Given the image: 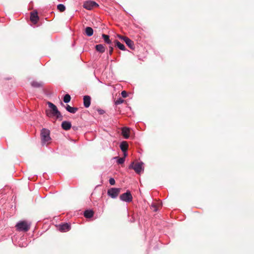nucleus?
<instances>
[{"label": "nucleus", "instance_id": "nucleus-1", "mask_svg": "<svg viewBox=\"0 0 254 254\" xmlns=\"http://www.w3.org/2000/svg\"><path fill=\"white\" fill-rule=\"evenodd\" d=\"M30 226L31 223L26 221H20L16 224L15 227L18 231L27 232Z\"/></svg>", "mask_w": 254, "mask_h": 254}, {"label": "nucleus", "instance_id": "nucleus-2", "mask_svg": "<svg viewBox=\"0 0 254 254\" xmlns=\"http://www.w3.org/2000/svg\"><path fill=\"white\" fill-rule=\"evenodd\" d=\"M41 137L42 144L44 145L47 143L51 140L49 130L46 128H43L41 132Z\"/></svg>", "mask_w": 254, "mask_h": 254}, {"label": "nucleus", "instance_id": "nucleus-3", "mask_svg": "<svg viewBox=\"0 0 254 254\" xmlns=\"http://www.w3.org/2000/svg\"><path fill=\"white\" fill-rule=\"evenodd\" d=\"M143 163L139 162L134 164V162H132L129 166V169H132L134 171L138 174H139L140 172L143 170L142 168Z\"/></svg>", "mask_w": 254, "mask_h": 254}, {"label": "nucleus", "instance_id": "nucleus-4", "mask_svg": "<svg viewBox=\"0 0 254 254\" xmlns=\"http://www.w3.org/2000/svg\"><path fill=\"white\" fill-rule=\"evenodd\" d=\"M120 199L126 202H131L132 200V196L129 191H127L126 192L122 194L120 196Z\"/></svg>", "mask_w": 254, "mask_h": 254}, {"label": "nucleus", "instance_id": "nucleus-5", "mask_svg": "<svg viewBox=\"0 0 254 254\" xmlns=\"http://www.w3.org/2000/svg\"><path fill=\"white\" fill-rule=\"evenodd\" d=\"M119 37L121 39L123 40L126 43V44L130 49H131V50L134 49L135 46L134 44V42L132 41H131L130 39L126 36H119Z\"/></svg>", "mask_w": 254, "mask_h": 254}, {"label": "nucleus", "instance_id": "nucleus-6", "mask_svg": "<svg viewBox=\"0 0 254 254\" xmlns=\"http://www.w3.org/2000/svg\"><path fill=\"white\" fill-rule=\"evenodd\" d=\"M47 116L50 118H53L54 120H62V115L61 112H46Z\"/></svg>", "mask_w": 254, "mask_h": 254}, {"label": "nucleus", "instance_id": "nucleus-7", "mask_svg": "<svg viewBox=\"0 0 254 254\" xmlns=\"http://www.w3.org/2000/svg\"><path fill=\"white\" fill-rule=\"evenodd\" d=\"M39 19L37 11H34L30 13V20L34 24H36Z\"/></svg>", "mask_w": 254, "mask_h": 254}, {"label": "nucleus", "instance_id": "nucleus-8", "mask_svg": "<svg viewBox=\"0 0 254 254\" xmlns=\"http://www.w3.org/2000/svg\"><path fill=\"white\" fill-rule=\"evenodd\" d=\"M130 129L128 127H124L122 128V135L125 138H128L129 136Z\"/></svg>", "mask_w": 254, "mask_h": 254}, {"label": "nucleus", "instance_id": "nucleus-9", "mask_svg": "<svg viewBox=\"0 0 254 254\" xmlns=\"http://www.w3.org/2000/svg\"><path fill=\"white\" fill-rule=\"evenodd\" d=\"M70 226L67 223H64L62 225H60L59 227V229L61 232H66L70 230Z\"/></svg>", "mask_w": 254, "mask_h": 254}, {"label": "nucleus", "instance_id": "nucleus-10", "mask_svg": "<svg viewBox=\"0 0 254 254\" xmlns=\"http://www.w3.org/2000/svg\"><path fill=\"white\" fill-rule=\"evenodd\" d=\"M83 104L85 108H88L91 104V98L89 96L86 95L83 97Z\"/></svg>", "mask_w": 254, "mask_h": 254}, {"label": "nucleus", "instance_id": "nucleus-11", "mask_svg": "<svg viewBox=\"0 0 254 254\" xmlns=\"http://www.w3.org/2000/svg\"><path fill=\"white\" fill-rule=\"evenodd\" d=\"M97 5V4L94 1H89L84 4V7L87 9L90 10L92 7Z\"/></svg>", "mask_w": 254, "mask_h": 254}, {"label": "nucleus", "instance_id": "nucleus-12", "mask_svg": "<svg viewBox=\"0 0 254 254\" xmlns=\"http://www.w3.org/2000/svg\"><path fill=\"white\" fill-rule=\"evenodd\" d=\"M120 148L123 152H127L128 149V145L127 141H122L120 145Z\"/></svg>", "mask_w": 254, "mask_h": 254}, {"label": "nucleus", "instance_id": "nucleus-13", "mask_svg": "<svg viewBox=\"0 0 254 254\" xmlns=\"http://www.w3.org/2000/svg\"><path fill=\"white\" fill-rule=\"evenodd\" d=\"M71 123L69 122L64 121L62 124V128L65 130H69L71 128Z\"/></svg>", "mask_w": 254, "mask_h": 254}, {"label": "nucleus", "instance_id": "nucleus-14", "mask_svg": "<svg viewBox=\"0 0 254 254\" xmlns=\"http://www.w3.org/2000/svg\"><path fill=\"white\" fill-rule=\"evenodd\" d=\"M47 104L48 105V107L50 109V111H59L56 105L51 102H47Z\"/></svg>", "mask_w": 254, "mask_h": 254}, {"label": "nucleus", "instance_id": "nucleus-15", "mask_svg": "<svg viewBox=\"0 0 254 254\" xmlns=\"http://www.w3.org/2000/svg\"><path fill=\"white\" fill-rule=\"evenodd\" d=\"M121 189L112 188V198L116 197L120 193Z\"/></svg>", "mask_w": 254, "mask_h": 254}, {"label": "nucleus", "instance_id": "nucleus-16", "mask_svg": "<svg viewBox=\"0 0 254 254\" xmlns=\"http://www.w3.org/2000/svg\"><path fill=\"white\" fill-rule=\"evenodd\" d=\"M84 215L86 218H91L93 215V211L91 210H86L84 211Z\"/></svg>", "mask_w": 254, "mask_h": 254}, {"label": "nucleus", "instance_id": "nucleus-17", "mask_svg": "<svg viewBox=\"0 0 254 254\" xmlns=\"http://www.w3.org/2000/svg\"><path fill=\"white\" fill-rule=\"evenodd\" d=\"M95 48H96V50L98 52L101 53H104L105 51V47L102 44H98V45H96Z\"/></svg>", "mask_w": 254, "mask_h": 254}, {"label": "nucleus", "instance_id": "nucleus-18", "mask_svg": "<svg viewBox=\"0 0 254 254\" xmlns=\"http://www.w3.org/2000/svg\"><path fill=\"white\" fill-rule=\"evenodd\" d=\"M85 34L87 36H91L93 35V29L90 27H87L86 28H85Z\"/></svg>", "mask_w": 254, "mask_h": 254}, {"label": "nucleus", "instance_id": "nucleus-19", "mask_svg": "<svg viewBox=\"0 0 254 254\" xmlns=\"http://www.w3.org/2000/svg\"><path fill=\"white\" fill-rule=\"evenodd\" d=\"M114 42L115 43V44L121 50H123V51H124L125 50V46L121 43L120 42H119L117 40H115L114 41Z\"/></svg>", "mask_w": 254, "mask_h": 254}, {"label": "nucleus", "instance_id": "nucleus-20", "mask_svg": "<svg viewBox=\"0 0 254 254\" xmlns=\"http://www.w3.org/2000/svg\"><path fill=\"white\" fill-rule=\"evenodd\" d=\"M114 159L117 160V162L118 164L122 165L124 164L125 161V159L124 157L119 158L118 157H115Z\"/></svg>", "mask_w": 254, "mask_h": 254}, {"label": "nucleus", "instance_id": "nucleus-21", "mask_svg": "<svg viewBox=\"0 0 254 254\" xmlns=\"http://www.w3.org/2000/svg\"><path fill=\"white\" fill-rule=\"evenodd\" d=\"M31 85L32 86L34 87H40L42 86V83L41 82H38L37 81H33L31 83Z\"/></svg>", "mask_w": 254, "mask_h": 254}, {"label": "nucleus", "instance_id": "nucleus-22", "mask_svg": "<svg viewBox=\"0 0 254 254\" xmlns=\"http://www.w3.org/2000/svg\"><path fill=\"white\" fill-rule=\"evenodd\" d=\"M103 38L104 39V41L108 44H110L111 42L109 38V36L106 34H102Z\"/></svg>", "mask_w": 254, "mask_h": 254}, {"label": "nucleus", "instance_id": "nucleus-23", "mask_svg": "<svg viewBox=\"0 0 254 254\" xmlns=\"http://www.w3.org/2000/svg\"><path fill=\"white\" fill-rule=\"evenodd\" d=\"M70 99V96L69 94H66L64 96L63 100L65 103H67L69 102Z\"/></svg>", "mask_w": 254, "mask_h": 254}, {"label": "nucleus", "instance_id": "nucleus-24", "mask_svg": "<svg viewBox=\"0 0 254 254\" xmlns=\"http://www.w3.org/2000/svg\"><path fill=\"white\" fill-rule=\"evenodd\" d=\"M57 9L61 12H63L65 9V6L63 4H59L57 5Z\"/></svg>", "mask_w": 254, "mask_h": 254}, {"label": "nucleus", "instance_id": "nucleus-25", "mask_svg": "<svg viewBox=\"0 0 254 254\" xmlns=\"http://www.w3.org/2000/svg\"><path fill=\"white\" fill-rule=\"evenodd\" d=\"M67 111H76L77 110V108L71 107L70 106L67 105L66 107H65Z\"/></svg>", "mask_w": 254, "mask_h": 254}, {"label": "nucleus", "instance_id": "nucleus-26", "mask_svg": "<svg viewBox=\"0 0 254 254\" xmlns=\"http://www.w3.org/2000/svg\"><path fill=\"white\" fill-rule=\"evenodd\" d=\"M124 101V100L123 99H122L121 98H120L119 99L117 100L115 102V103L116 105H118V104H121V103H123Z\"/></svg>", "mask_w": 254, "mask_h": 254}, {"label": "nucleus", "instance_id": "nucleus-27", "mask_svg": "<svg viewBox=\"0 0 254 254\" xmlns=\"http://www.w3.org/2000/svg\"><path fill=\"white\" fill-rule=\"evenodd\" d=\"M151 207L154 211H156L158 210V206L155 204H152Z\"/></svg>", "mask_w": 254, "mask_h": 254}, {"label": "nucleus", "instance_id": "nucleus-28", "mask_svg": "<svg viewBox=\"0 0 254 254\" xmlns=\"http://www.w3.org/2000/svg\"><path fill=\"white\" fill-rule=\"evenodd\" d=\"M121 94L122 97L124 98H126L127 96V93L126 91H123Z\"/></svg>", "mask_w": 254, "mask_h": 254}, {"label": "nucleus", "instance_id": "nucleus-29", "mask_svg": "<svg viewBox=\"0 0 254 254\" xmlns=\"http://www.w3.org/2000/svg\"><path fill=\"white\" fill-rule=\"evenodd\" d=\"M108 195L111 197V189H109L108 190Z\"/></svg>", "mask_w": 254, "mask_h": 254}, {"label": "nucleus", "instance_id": "nucleus-30", "mask_svg": "<svg viewBox=\"0 0 254 254\" xmlns=\"http://www.w3.org/2000/svg\"><path fill=\"white\" fill-rule=\"evenodd\" d=\"M109 54L110 56H111V46H109Z\"/></svg>", "mask_w": 254, "mask_h": 254}, {"label": "nucleus", "instance_id": "nucleus-31", "mask_svg": "<svg viewBox=\"0 0 254 254\" xmlns=\"http://www.w3.org/2000/svg\"><path fill=\"white\" fill-rule=\"evenodd\" d=\"M115 185V180L112 178V186Z\"/></svg>", "mask_w": 254, "mask_h": 254}, {"label": "nucleus", "instance_id": "nucleus-32", "mask_svg": "<svg viewBox=\"0 0 254 254\" xmlns=\"http://www.w3.org/2000/svg\"><path fill=\"white\" fill-rule=\"evenodd\" d=\"M111 182H112V180H111V177H110L109 179V182L110 183V184L111 185Z\"/></svg>", "mask_w": 254, "mask_h": 254}, {"label": "nucleus", "instance_id": "nucleus-33", "mask_svg": "<svg viewBox=\"0 0 254 254\" xmlns=\"http://www.w3.org/2000/svg\"><path fill=\"white\" fill-rule=\"evenodd\" d=\"M111 182H112V180H111V177H110L109 179V182L110 183V184L111 185Z\"/></svg>", "mask_w": 254, "mask_h": 254}, {"label": "nucleus", "instance_id": "nucleus-34", "mask_svg": "<svg viewBox=\"0 0 254 254\" xmlns=\"http://www.w3.org/2000/svg\"><path fill=\"white\" fill-rule=\"evenodd\" d=\"M124 157L125 158V157L127 156V153H126V152H124Z\"/></svg>", "mask_w": 254, "mask_h": 254}, {"label": "nucleus", "instance_id": "nucleus-35", "mask_svg": "<svg viewBox=\"0 0 254 254\" xmlns=\"http://www.w3.org/2000/svg\"><path fill=\"white\" fill-rule=\"evenodd\" d=\"M97 111L100 112V111H103V110H102L98 109Z\"/></svg>", "mask_w": 254, "mask_h": 254}, {"label": "nucleus", "instance_id": "nucleus-36", "mask_svg": "<svg viewBox=\"0 0 254 254\" xmlns=\"http://www.w3.org/2000/svg\"><path fill=\"white\" fill-rule=\"evenodd\" d=\"M104 112H100V114H102V113H103Z\"/></svg>", "mask_w": 254, "mask_h": 254}]
</instances>
